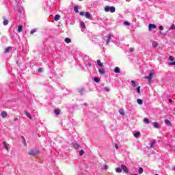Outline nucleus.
<instances>
[{
	"instance_id": "nucleus-45",
	"label": "nucleus",
	"mask_w": 175,
	"mask_h": 175,
	"mask_svg": "<svg viewBox=\"0 0 175 175\" xmlns=\"http://www.w3.org/2000/svg\"><path fill=\"white\" fill-rule=\"evenodd\" d=\"M169 65L170 66L175 65V62L169 63Z\"/></svg>"
},
{
	"instance_id": "nucleus-14",
	"label": "nucleus",
	"mask_w": 175,
	"mask_h": 175,
	"mask_svg": "<svg viewBox=\"0 0 175 175\" xmlns=\"http://www.w3.org/2000/svg\"><path fill=\"white\" fill-rule=\"evenodd\" d=\"M59 18H61V16L59 14H57L55 16L54 20H55V21H58V20H59Z\"/></svg>"
},
{
	"instance_id": "nucleus-22",
	"label": "nucleus",
	"mask_w": 175,
	"mask_h": 175,
	"mask_svg": "<svg viewBox=\"0 0 175 175\" xmlns=\"http://www.w3.org/2000/svg\"><path fill=\"white\" fill-rule=\"evenodd\" d=\"M137 102L138 105H143V100L142 99H137Z\"/></svg>"
},
{
	"instance_id": "nucleus-19",
	"label": "nucleus",
	"mask_w": 175,
	"mask_h": 175,
	"mask_svg": "<svg viewBox=\"0 0 175 175\" xmlns=\"http://www.w3.org/2000/svg\"><path fill=\"white\" fill-rule=\"evenodd\" d=\"M18 32H23V26L22 25H19L18 27Z\"/></svg>"
},
{
	"instance_id": "nucleus-55",
	"label": "nucleus",
	"mask_w": 175,
	"mask_h": 175,
	"mask_svg": "<svg viewBox=\"0 0 175 175\" xmlns=\"http://www.w3.org/2000/svg\"><path fill=\"white\" fill-rule=\"evenodd\" d=\"M17 120H18L17 118H14V120H15V121H17Z\"/></svg>"
},
{
	"instance_id": "nucleus-13",
	"label": "nucleus",
	"mask_w": 175,
	"mask_h": 175,
	"mask_svg": "<svg viewBox=\"0 0 175 175\" xmlns=\"http://www.w3.org/2000/svg\"><path fill=\"white\" fill-rule=\"evenodd\" d=\"M97 64L98 65V66H100V68L103 67V63H102L100 59L97 60Z\"/></svg>"
},
{
	"instance_id": "nucleus-39",
	"label": "nucleus",
	"mask_w": 175,
	"mask_h": 175,
	"mask_svg": "<svg viewBox=\"0 0 175 175\" xmlns=\"http://www.w3.org/2000/svg\"><path fill=\"white\" fill-rule=\"evenodd\" d=\"M104 91H106L107 92H109V91H110V88H104Z\"/></svg>"
},
{
	"instance_id": "nucleus-23",
	"label": "nucleus",
	"mask_w": 175,
	"mask_h": 175,
	"mask_svg": "<svg viewBox=\"0 0 175 175\" xmlns=\"http://www.w3.org/2000/svg\"><path fill=\"white\" fill-rule=\"evenodd\" d=\"M114 72H115V73H120V68L116 67Z\"/></svg>"
},
{
	"instance_id": "nucleus-34",
	"label": "nucleus",
	"mask_w": 175,
	"mask_h": 175,
	"mask_svg": "<svg viewBox=\"0 0 175 175\" xmlns=\"http://www.w3.org/2000/svg\"><path fill=\"white\" fill-rule=\"evenodd\" d=\"M100 81V79L99 78H94V81L96 83H99Z\"/></svg>"
},
{
	"instance_id": "nucleus-21",
	"label": "nucleus",
	"mask_w": 175,
	"mask_h": 175,
	"mask_svg": "<svg viewBox=\"0 0 175 175\" xmlns=\"http://www.w3.org/2000/svg\"><path fill=\"white\" fill-rule=\"evenodd\" d=\"M131 85L134 88H136L137 87V85H136V81H131Z\"/></svg>"
},
{
	"instance_id": "nucleus-44",
	"label": "nucleus",
	"mask_w": 175,
	"mask_h": 175,
	"mask_svg": "<svg viewBox=\"0 0 175 175\" xmlns=\"http://www.w3.org/2000/svg\"><path fill=\"white\" fill-rule=\"evenodd\" d=\"M80 16H84V12H79Z\"/></svg>"
},
{
	"instance_id": "nucleus-42",
	"label": "nucleus",
	"mask_w": 175,
	"mask_h": 175,
	"mask_svg": "<svg viewBox=\"0 0 175 175\" xmlns=\"http://www.w3.org/2000/svg\"><path fill=\"white\" fill-rule=\"evenodd\" d=\"M159 29L160 31H163V26H159Z\"/></svg>"
},
{
	"instance_id": "nucleus-43",
	"label": "nucleus",
	"mask_w": 175,
	"mask_h": 175,
	"mask_svg": "<svg viewBox=\"0 0 175 175\" xmlns=\"http://www.w3.org/2000/svg\"><path fill=\"white\" fill-rule=\"evenodd\" d=\"M129 51H130L131 53H133V52L135 51V49L131 48V49H129Z\"/></svg>"
},
{
	"instance_id": "nucleus-9",
	"label": "nucleus",
	"mask_w": 175,
	"mask_h": 175,
	"mask_svg": "<svg viewBox=\"0 0 175 175\" xmlns=\"http://www.w3.org/2000/svg\"><path fill=\"white\" fill-rule=\"evenodd\" d=\"M165 124H166V125H167V126H172V122H170V120L166 119L165 120Z\"/></svg>"
},
{
	"instance_id": "nucleus-33",
	"label": "nucleus",
	"mask_w": 175,
	"mask_h": 175,
	"mask_svg": "<svg viewBox=\"0 0 175 175\" xmlns=\"http://www.w3.org/2000/svg\"><path fill=\"white\" fill-rule=\"evenodd\" d=\"M81 27L82 28H85V24L84 23V22H81Z\"/></svg>"
},
{
	"instance_id": "nucleus-11",
	"label": "nucleus",
	"mask_w": 175,
	"mask_h": 175,
	"mask_svg": "<svg viewBox=\"0 0 175 175\" xmlns=\"http://www.w3.org/2000/svg\"><path fill=\"white\" fill-rule=\"evenodd\" d=\"M98 72H99L100 75H105V69L103 68L98 69Z\"/></svg>"
},
{
	"instance_id": "nucleus-8",
	"label": "nucleus",
	"mask_w": 175,
	"mask_h": 175,
	"mask_svg": "<svg viewBox=\"0 0 175 175\" xmlns=\"http://www.w3.org/2000/svg\"><path fill=\"white\" fill-rule=\"evenodd\" d=\"M111 38H113V35L109 34L107 40V44H109V43H110V40H111Z\"/></svg>"
},
{
	"instance_id": "nucleus-38",
	"label": "nucleus",
	"mask_w": 175,
	"mask_h": 175,
	"mask_svg": "<svg viewBox=\"0 0 175 175\" xmlns=\"http://www.w3.org/2000/svg\"><path fill=\"white\" fill-rule=\"evenodd\" d=\"M36 32V29H33L30 31L31 35H33V33H35Z\"/></svg>"
},
{
	"instance_id": "nucleus-47",
	"label": "nucleus",
	"mask_w": 175,
	"mask_h": 175,
	"mask_svg": "<svg viewBox=\"0 0 175 175\" xmlns=\"http://www.w3.org/2000/svg\"><path fill=\"white\" fill-rule=\"evenodd\" d=\"M84 91V89H81L80 91H79V92L81 93V94H83V92Z\"/></svg>"
},
{
	"instance_id": "nucleus-46",
	"label": "nucleus",
	"mask_w": 175,
	"mask_h": 175,
	"mask_svg": "<svg viewBox=\"0 0 175 175\" xmlns=\"http://www.w3.org/2000/svg\"><path fill=\"white\" fill-rule=\"evenodd\" d=\"M103 167H104V170H107V165H104Z\"/></svg>"
},
{
	"instance_id": "nucleus-6",
	"label": "nucleus",
	"mask_w": 175,
	"mask_h": 175,
	"mask_svg": "<svg viewBox=\"0 0 175 175\" xmlns=\"http://www.w3.org/2000/svg\"><path fill=\"white\" fill-rule=\"evenodd\" d=\"M85 17L86 18H89L90 20H91V17H92L91 14H90V12H85Z\"/></svg>"
},
{
	"instance_id": "nucleus-2",
	"label": "nucleus",
	"mask_w": 175,
	"mask_h": 175,
	"mask_svg": "<svg viewBox=\"0 0 175 175\" xmlns=\"http://www.w3.org/2000/svg\"><path fill=\"white\" fill-rule=\"evenodd\" d=\"M148 29L150 31H152V29H157V26L154 24H149Z\"/></svg>"
},
{
	"instance_id": "nucleus-32",
	"label": "nucleus",
	"mask_w": 175,
	"mask_h": 175,
	"mask_svg": "<svg viewBox=\"0 0 175 175\" xmlns=\"http://www.w3.org/2000/svg\"><path fill=\"white\" fill-rule=\"evenodd\" d=\"M143 173V167H139V174H142Z\"/></svg>"
},
{
	"instance_id": "nucleus-3",
	"label": "nucleus",
	"mask_w": 175,
	"mask_h": 175,
	"mask_svg": "<svg viewBox=\"0 0 175 175\" xmlns=\"http://www.w3.org/2000/svg\"><path fill=\"white\" fill-rule=\"evenodd\" d=\"M122 169L124 172V173H126L127 174L129 173V171L128 170V167H126V165H122Z\"/></svg>"
},
{
	"instance_id": "nucleus-37",
	"label": "nucleus",
	"mask_w": 175,
	"mask_h": 175,
	"mask_svg": "<svg viewBox=\"0 0 175 175\" xmlns=\"http://www.w3.org/2000/svg\"><path fill=\"white\" fill-rule=\"evenodd\" d=\"M84 154V150H81V151H80V152H79V155L81 156V157H82V155Z\"/></svg>"
},
{
	"instance_id": "nucleus-16",
	"label": "nucleus",
	"mask_w": 175,
	"mask_h": 175,
	"mask_svg": "<svg viewBox=\"0 0 175 175\" xmlns=\"http://www.w3.org/2000/svg\"><path fill=\"white\" fill-rule=\"evenodd\" d=\"M153 126H154V128L158 129V128H159V124L157 122H154Z\"/></svg>"
},
{
	"instance_id": "nucleus-24",
	"label": "nucleus",
	"mask_w": 175,
	"mask_h": 175,
	"mask_svg": "<svg viewBox=\"0 0 175 175\" xmlns=\"http://www.w3.org/2000/svg\"><path fill=\"white\" fill-rule=\"evenodd\" d=\"M3 25H8L9 24V21L8 20H4L3 22Z\"/></svg>"
},
{
	"instance_id": "nucleus-27",
	"label": "nucleus",
	"mask_w": 175,
	"mask_h": 175,
	"mask_svg": "<svg viewBox=\"0 0 175 175\" xmlns=\"http://www.w3.org/2000/svg\"><path fill=\"white\" fill-rule=\"evenodd\" d=\"M144 122H146V124H150V120H148V118H144Z\"/></svg>"
},
{
	"instance_id": "nucleus-29",
	"label": "nucleus",
	"mask_w": 175,
	"mask_h": 175,
	"mask_svg": "<svg viewBox=\"0 0 175 175\" xmlns=\"http://www.w3.org/2000/svg\"><path fill=\"white\" fill-rule=\"evenodd\" d=\"M74 10L75 12H76V13H79V7L78 6L74 7Z\"/></svg>"
},
{
	"instance_id": "nucleus-54",
	"label": "nucleus",
	"mask_w": 175,
	"mask_h": 175,
	"mask_svg": "<svg viewBox=\"0 0 175 175\" xmlns=\"http://www.w3.org/2000/svg\"><path fill=\"white\" fill-rule=\"evenodd\" d=\"M88 66H92L91 63H88Z\"/></svg>"
},
{
	"instance_id": "nucleus-56",
	"label": "nucleus",
	"mask_w": 175,
	"mask_h": 175,
	"mask_svg": "<svg viewBox=\"0 0 175 175\" xmlns=\"http://www.w3.org/2000/svg\"><path fill=\"white\" fill-rule=\"evenodd\" d=\"M79 1H83V0H79Z\"/></svg>"
},
{
	"instance_id": "nucleus-31",
	"label": "nucleus",
	"mask_w": 175,
	"mask_h": 175,
	"mask_svg": "<svg viewBox=\"0 0 175 175\" xmlns=\"http://www.w3.org/2000/svg\"><path fill=\"white\" fill-rule=\"evenodd\" d=\"M124 25H127V27H129V25H131V23H129V22L128 21H125L124 22Z\"/></svg>"
},
{
	"instance_id": "nucleus-10",
	"label": "nucleus",
	"mask_w": 175,
	"mask_h": 175,
	"mask_svg": "<svg viewBox=\"0 0 175 175\" xmlns=\"http://www.w3.org/2000/svg\"><path fill=\"white\" fill-rule=\"evenodd\" d=\"M25 115L27 116L29 120H32V116H31V113H29L28 111H25Z\"/></svg>"
},
{
	"instance_id": "nucleus-7",
	"label": "nucleus",
	"mask_w": 175,
	"mask_h": 175,
	"mask_svg": "<svg viewBox=\"0 0 175 175\" xmlns=\"http://www.w3.org/2000/svg\"><path fill=\"white\" fill-rule=\"evenodd\" d=\"M73 148H75L76 150H79V148H80V145L75 142L73 144Z\"/></svg>"
},
{
	"instance_id": "nucleus-48",
	"label": "nucleus",
	"mask_w": 175,
	"mask_h": 175,
	"mask_svg": "<svg viewBox=\"0 0 175 175\" xmlns=\"http://www.w3.org/2000/svg\"><path fill=\"white\" fill-rule=\"evenodd\" d=\"M22 139H23V143H25V138L24 137H22Z\"/></svg>"
},
{
	"instance_id": "nucleus-18",
	"label": "nucleus",
	"mask_w": 175,
	"mask_h": 175,
	"mask_svg": "<svg viewBox=\"0 0 175 175\" xmlns=\"http://www.w3.org/2000/svg\"><path fill=\"white\" fill-rule=\"evenodd\" d=\"M119 113L121 114V116H125V112L124 111L123 109H120Z\"/></svg>"
},
{
	"instance_id": "nucleus-53",
	"label": "nucleus",
	"mask_w": 175,
	"mask_h": 175,
	"mask_svg": "<svg viewBox=\"0 0 175 175\" xmlns=\"http://www.w3.org/2000/svg\"><path fill=\"white\" fill-rule=\"evenodd\" d=\"M23 143H24L25 146H27V142L26 141Z\"/></svg>"
},
{
	"instance_id": "nucleus-35",
	"label": "nucleus",
	"mask_w": 175,
	"mask_h": 175,
	"mask_svg": "<svg viewBox=\"0 0 175 175\" xmlns=\"http://www.w3.org/2000/svg\"><path fill=\"white\" fill-rule=\"evenodd\" d=\"M170 29L175 30V25H174V24L171 25Z\"/></svg>"
},
{
	"instance_id": "nucleus-17",
	"label": "nucleus",
	"mask_w": 175,
	"mask_h": 175,
	"mask_svg": "<svg viewBox=\"0 0 175 175\" xmlns=\"http://www.w3.org/2000/svg\"><path fill=\"white\" fill-rule=\"evenodd\" d=\"M29 155H32L33 157H35V150H31L29 152Z\"/></svg>"
},
{
	"instance_id": "nucleus-26",
	"label": "nucleus",
	"mask_w": 175,
	"mask_h": 175,
	"mask_svg": "<svg viewBox=\"0 0 175 175\" xmlns=\"http://www.w3.org/2000/svg\"><path fill=\"white\" fill-rule=\"evenodd\" d=\"M155 141H152L151 145H150V148H154V146L155 145Z\"/></svg>"
},
{
	"instance_id": "nucleus-1",
	"label": "nucleus",
	"mask_w": 175,
	"mask_h": 175,
	"mask_svg": "<svg viewBox=\"0 0 175 175\" xmlns=\"http://www.w3.org/2000/svg\"><path fill=\"white\" fill-rule=\"evenodd\" d=\"M105 10L106 12H111V13H114V12H116V8L107 5L105 8Z\"/></svg>"
},
{
	"instance_id": "nucleus-5",
	"label": "nucleus",
	"mask_w": 175,
	"mask_h": 175,
	"mask_svg": "<svg viewBox=\"0 0 175 175\" xmlns=\"http://www.w3.org/2000/svg\"><path fill=\"white\" fill-rule=\"evenodd\" d=\"M2 118H6L8 117V113L6 111H3L1 113Z\"/></svg>"
},
{
	"instance_id": "nucleus-12",
	"label": "nucleus",
	"mask_w": 175,
	"mask_h": 175,
	"mask_svg": "<svg viewBox=\"0 0 175 175\" xmlns=\"http://www.w3.org/2000/svg\"><path fill=\"white\" fill-rule=\"evenodd\" d=\"M54 113L57 116H59V114L61 113V110L59 109H55Z\"/></svg>"
},
{
	"instance_id": "nucleus-40",
	"label": "nucleus",
	"mask_w": 175,
	"mask_h": 175,
	"mask_svg": "<svg viewBox=\"0 0 175 175\" xmlns=\"http://www.w3.org/2000/svg\"><path fill=\"white\" fill-rule=\"evenodd\" d=\"M169 59L170 61H174V57H173V56H170Z\"/></svg>"
},
{
	"instance_id": "nucleus-30",
	"label": "nucleus",
	"mask_w": 175,
	"mask_h": 175,
	"mask_svg": "<svg viewBox=\"0 0 175 175\" xmlns=\"http://www.w3.org/2000/svg\"><path fill=\"white\" fill-rule=\"evenodd\" d=\"M10 51V47H7V48H5V51H4V53H9Z\"/></svg>"
},
{
	"instance_id": "nucleus-49",
	"label": "nucleus",
	"mask_w": 175,
	"mask_h": 175,
	"mask_svg": "<svg viewBox=\"0 0 175 175\" xmlns=\"http://www.w3.org/2000/svg\"><path fill=\"white\" fill-rule=\"evenodd\" d=\"M115 148H116V150H118V145L115 144Z\"/></svg>"
},
{
	"instance_id": "nucleus-36",
	"label": "nucleus",
	"mask_w": 175,
	"mask_h": 175,
	"mask_svg": "<svg viewBox=\"0 0 175 175\" xmlns=\"http://www.w3.org/2000/svg\"><path fill=\"white\" fill-rule=\"evenodd\" d=\"M3 145H4V147L5 148V150H8V145L6 144V142H3Z\"/></svg>"
},
{
	"instance_id": "nucleus-50",
	"label": "nucleus",
	"mask_w": 175,
	"mask_h": 175,
	"mask_svg": "<svg viewBox=\"0 0 175 175\" xmlns=\"http://www.w3.org/2000/svg\"><path fill=\"white\" fill-rule=\"evenodd\" d=\"M168 102H170V103H172V102H173V100L172 99H169Z\"/></svg>"
},
{
	"instance_id": "nucleus-41",
	"label": "nucleus",
	"mask_w": 175,
	"mask_h": 175,
	"mask_svg": "<svg viewBox=\"0 0 175 175\" xmlns=\"http://www.w3.org/2000/svg\"><path fill=\"white\" fill-rule=\"evenodd\" d=\"M136 90L137 92L140 94V86H139Z\"/></svg>"
},
{
	"instance_id": "nucleus-52",
	"label": "nucleus",
	"mask_w": 175,
	"mask_h": 175,
	"mask_svg": "<svg viewBox=\"0 0 175 175\" xmlns=\"http://www.w3.org/2000/svg\"><path fill=\"white\" fill-rule=\"evenodd\" d=\"M23 143H24L25 146H27V142L26 141Z\"/></svg>"
},
{
	"instance_id": "nucleus-4",
	"label": "nucleus",
	"mask_w": 175,
	"mask_h": 175,
	"mask_svg": "<svg viewBox=\"0 0 175 175\" xmlns=\"http://www.w3.org/2000/svg\"><path fill=\"white\" fill-rule=\"evenodd\" d=\"M152 76H154V72H151L148 76L145 77V79H147L150 81L152 79Z\"/></svg>"
},
{
	"instance_id": "nucleus-20",
	"label": "nucleus",
	"mask_w": 175,
	"mask_h": 175,
	"mask_svg": "<svg viewBox=\"0 0 175 175\" xmlns=\"http://www.w3.org/2000/svg\"><path fill=\"white\" fill-rule=\"evenodd\" d=\"M116 173H121L122 172V170L120 167L116 168Z\"/></svg>"
},
{
	"instance_id": "nucleus-51",
	"label": "nucleus",
	"mask_w": 175,
	"mask_h": 175,
	"mask_svg": "<svg viewBox=\"0 0 175 175\" xmlns=\"http://www.w3.org/2000/svg\"><path fill=\"white\" fill-rule=\"evenodd\" d=\"M38 72H42V68H39Z\"/></svg>"
},
{
	"instance_id": "nucleus-15",
	"label": "nucleus",
	"mask_w": 175,
	"mask_h": 175,
	"mask_svg": "<svg viewBox=\"0 0 175 175\" xmlns=\"http://www.w3.org/2000/svg\"><path fill=\"white\" fill-rule=\"evenodd\" d=\"M152 46L154 49H156V47H158V42L157 41H153Z\"/></svg>"
},
{
	"instance_id": "nucleus-28",
	"label": "nucleus",
	"mask_w": 175,
	"mask_h": 175,
	"mask_svg": "<svg viewBox=\"0 0 175 175\" xmlns=\"http://www.w3.org/2000/svg\"><path fill=\"white\" fill-rule=\"evenodd\" d=\"M134 136L135 137H139L140 136V132H137V133H134Z\"/></svg>"
},
{
	"instance_id": "nucleus-25",
	"label": "nucleus",
	"mask_w": 175,
	"mask_h": 175,
	"mask_svg": "<svg viewBox=\"0 0 175 175\" xmlns=\"http://www.w3.org/2000/svg\"><path fill=\"white\" fill-rule=\"evenodd\" d=\"M64 41L66 42V43H70V42H72V40H70V39H69L68 38H65Z\"/></svg>"
}]
</instances>
